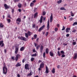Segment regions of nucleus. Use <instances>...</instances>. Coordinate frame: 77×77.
<instances>
[{"instance_id": "obj_7", "label": "nucleus", "mask_w": 77, "mask_h": 77, "mask_svg": "<svg viewBox=\"0 0 77 77\" xmlns=\"http://www.w3.org/2000/svg\"><path fill=\"white\" fill-rule=\"evenodd\" d=\"M43 49L44 46H43L42 45H41L40 48V52L41 53H42Z\"/></svg>"}, {"instance_id": "obj_15", "label": "nucleus", "mask_w": 77, "mask_h": 77, "mask_svg": "<svg viewBox=\"0 0 77 77\" xmlns=\"http://www.w3.org/2000/svg\"><path fill=\"white\" fill-rule=\"evenodd\" d=\"M49 20H48V24L47 26V30H48L50 29V24H49Z\"/></svg>"}, {"instance_id": "obj_8", "label": "nucleus", "mask_w": 77, "mask_h": 77, "mask_svg": "<svg viewBox=\"0 0 77 77\" xmlns=\"http://www.w3.org/2000/svg\"><path fill=\"white\" fill-rule=\"evenodd\" d=\"M18 50H19V48H18V47H16L15 49V54H17V53H18Z\"/></svg>"}, {"instance_id": "obj_11", "label": "nucleus", "mask_w": 77, "mask_h": 77, "mask_svg": "<svg viewBox=\"0 0 77 77\" xmlns=\"http://www.w3.org/2000/svg\"><path fill=\"white\" fill-rule=\"evenodd\" d=\"M4 6L5 8V9H9L10 8V6H8L6 4H4Z\"/></svg>"}, {"instance_id": "obj_36", "label": "nucleus", "mask_w": 77, "mask_h": 77, "mask_svg": "<svg viewBox=\"0 0 77 77\" xmlns=\"http://www.w3.org/2000/svg\"><path fill=\"white\" fill-rule=\"evenodd\" d=\"M76 42H73L72 43V45H76Z\"/></svg>"}, {"instance_id": "obj_14", "label": "nucleus", "mask_w": 77, "mask_h": 77, "mask_svg": "<svg viewBox=\"0 0 77 77\" xmlns=\"http://www.w3.org/2000/svg\"><path fill=\"white\" fill-rule=\"evenodd\" d=\"M53 19V14H51L50 17V22H51V23L52 22Z\"/></svg>"}, {"instance_id": "obj_25", "label": "nucleus", "mask_w": 77, "mask_h": 77, "mask_svg": "<svg viewBox=\"0 0 77 77\" xmlns=\"http://www.w3.org/2000/svg\"><path fill=\"white\" fill-rule=\"evenodd\" d=\"M16 66L18 67V66H21V64H20V63H17V64L16 65Z\"/></svg>"}, {"instance_id": "obj_16", "label": "nucleus", "mask_w": 77, "mask_h": 77, "mask_svg": "<svg viewBox=\"0 0 77 77\" xmlns=\"http://www.w3.org/2000/svg\"><path fill=\"white\" fill-rule=\"evenodd\" d=\"M46 73H48L49 72V71L48 70V67L47 66H46V70H45Z\"/></svg>"}, {"instance_id": "obj_64", "label": "nucleus", "mask_w": 77, "mask_h": 77, "mask_svg": "<svg viewBox=\"0 0 77 77\" xmlns=\"http://www.w3.org/2000/svg\"><path fill=\"white\" fill-rule=\"evenodd\" d=\"M3 19H5V15H3Z\"/></svg>"}, {"instance_id": "obj_3", "label": "nucleus", "mask_w": 77, "mask_h": 77, "mask_svg": "<svg viewBox=\"0 0 77 77\" xmlns=\"http://www.w3.org/2000/svg\"><path fill=\"white\" fill-rule=\"evenodd\" d=\"M21 57V55L20 54H17L16 56L15 60L17 61L19 59H20Z\"/></svg>"}, {"instance_id": "obj_12", "label": "nucleus", "mask_w": 77, "mask_h": 77, "mask_svg": "<svg viewBox=\"0 0 77 77\" xmlns=\"http://www.w3.org/2000/svg\"><path fill=\"white\" fill-rule=\"evenodd\" d=\"M44 27H45V25H43L39 28V29L38 30V32H41V30H42Z\"/></svg>"}, {"instance_id": "obj_31", "label": "nucleus", "mask_w": 77, "mask_h": 77, "mask_svg": "<svg viewBox=\"0 0 77 77\" xmlns=\"http://www.w3.org/2000/svg\"><path fill=\"white\" fill-rule=\"evenodd\" d=\"M57 54L58 56H60V51H58L57 52Z\"/></svg>"}, {"instance_id": "obj_49", "label": "nucleus", "mask_w": 77, "mask_h": 77, "mask_svg": "<svg viewBox=\"0 0 77 77\" xmlns=\"http://www.w3.org/2000/svg\"><path fill=\"white\" fill-rule=\"evenodd\" d=\"M48 32H47L45 35L46 36H47V35H48Z\"/></svg>"}, {"instance_id": "obj_44", "label": "nucleus", "mask_w": 77, "mask_h": 77, "mask_svg": "<svg viewBox=\"0 0 77 77\" xmlns=\"http://www.w3.org/2000/svg\"><path fill=\"white\" fill-rule=\"evenodd\" d=\"M36 26V25H35V24H33L32 27L33 28H35V26Z\"/></svg>"}, {"instance_id": "obj_4", "label": "nucleus", "mask_w": 77, "mask_h": 77, "mask_svg": "<svg viewBox=\"0 0 77 77\" xmlns=\"http://www.w3.org/2000/svg\"><path fill=\"white\" fill-rule=\"evenodd\" d=\"M25 69L26 70H29L30 68H29V65L28 64H26L25 65Z\"/></svg>"}, {"instance_id": "obj_53", "label": "nucleus", "mask_w": 77, "mask_h": 77, "mask_svg": "<svg viewBox=\"0 0 77 77\" xmlns=\"http://www.w3.org/2000/svg\"><path fill=\"white\" fill-rule=\"evenodd\" d=\"M18 11L19 12H21V9H18Z\"/></svg>"}, {"instance_id": "obj_39", "label": "nucleus", "mask_w": 77, "mask_h": 77, "mask_svg": "<svg viewBox=\"0 0 77 77\" xmlns=\"http://www.w3.org/2000/svg\"><path fill=\"white\" fill-rule=\"evenodd\" d=\"M65 30V26H63V28L62 29V30Z\"/></svg>"}, {"instance_id": "obj_50", "label": "nucleus", "mask_w": 77, "mask_h": 77, "mask_svg": "<svg viewBox=\"0 0 77 77\" xmlns=\"http://www.w3.org/2000/svg\"><path fill=\"white\" fill-rule=\"evenodd\" d=\"M66 37H69V34H67L66 35Z\"/></svg>"}, {"instance_id": "obj_22", "label": "nucleus", "mask_w": 77, "mask_h": 77, "mask_svg": "<svg viewBox=\"0 0 77 77\" xmlns=\"http://www.w3.org/2000/svg\"><path fill=\"white\" fill-rule=\"evenodd\" d=\"M17 6H18L19 8H21V7H22V4L20 3H19L17 5Z\"/></svg>"}, {"instance_id": "obj_55", "label": "nucleus", "mask_w": 77, "mask_h": 77, "mask_svg": "<svg viewBox=\"0 0 77 77\" xmlns=\"http://www.w3.org/2000/svg\"><path fill=\"white\" fill-rule=\"evenodd\" d=\"M73 19V18L72 17H71L70 18L69 20H70V21H72V20Z\"/></svg>"}, {"instance_id": "obj_43", "label": "nucleus", "mask_w": 77, "mask_h": 77, "mask_svg": "<svg viewBox=\"0 0 77 77\" xmlns=\"http://www.w3.org/2000/svg\"><path fill=\"white\" fill-rule=\"evenodd\" d=\"M75 32H76V29H74V30H73L72 31V32L73 33H75Z\"/></svg>"}, {"instance_id": "obj_48", "label": "nucleus", "mask_w": 77, "mask_h": 77, "mask_svg": "<svg viewBox=\"0 0 77 77\" xmlns=\"http://www.w3.org/2000/svg\"><path fill=\"white\" fill-rule=\"evenodd\" d=\"M45 14H46V13H45V11H44L43 12V15H45Z\"/></svg>"}, {"instance_id": "obj_2", "label": "nucleus", "mask_w": 77, "mask_h": 77, "mask_svg": "<svg viewBox=\"0 0 77 77\" xmlns=\"http://www.w3.org/2000/svg\"><path fill=\"white\" fill-rule=\"evenodd\" d=\"M32 33L29 31L27 32V33H25V36L26 38H28V37H29V36H30L31 35H32Z\"/></svg>"}, {"instance_id": "obj_24", "label": "nucleus", "mask_w": 77, "mask_h": 77, "mask_svg": "<svg viewBox=\"0 0 77 77\" xmlns=\"http://www.w3.org/2000/svg\"><path fill=\"white\" fill-rule=\"evenodd\" d=\"M51 72L53 73V74H54L55 73V68H53L52 70H51Z\"/></svg>"}, {"instance_id": "obj_18", "label": "nucleus", "mask_w": 77, "mask_h": 77, "mask_svg": "<svg viewBox=\"0 0 77 77\" xmlns=\"http://www.w3.org/2000/svg\"><path fill=\"white\" fill-rule=\"evenodd\" d=\"M77 53H75L74 54V56L73 58V59H74V60H75L76 59H77Z\"/></svg>"}, {"instance_id": "obj_54", "label": "nucleus", "mask_w": 77, "mask_h": 77, "mask_svg": "<svg viewBox=\"0 0 77 77\" xmlns=\"http://www.w3.org/2000/svg\"><path fill=\"white\" fill-rule=\"evenodd\" d=\"M36 0H34V1H32V3H36Z\"/></svg>"}, {"instance_id": "obj_21", "label": "nucleus", "mask_w": 77, "mask_h": 77, "mask_svg": "<svg viewBox=\"0 0 77 77\" xmlns=\"http://www.w3.org/2000/svg\"><path fill=\"white\" fill-rule=\"evenodd\" d=\"M33 72L31 71L29 73H28L27 75V77L28 76H31V75H32V73Z\"/></svg>"}, {"instance_id": "obj_59", "label": "nucleus", "mask_w": 77, "mask_h": 77, "mask_svg": "<svg viewBox=\"0 0 77 77\" xmlns=\"http://www.w3.org/2000/svg\"><path fill=\"white\" fill-rule=\"evenodd\" d=\"M17 77H20V75L19 74H18L17 75Z\"/></svg>"}, {"instance_id": "obj_33", "label": "nucleus", "mask_w": 77, "mask_h": 77, "mask_svg": "<svg viewBox=\"0 0 77 77\" xmlns=\"http://www.w3.org/2000/svg\"><path fill=\"white\" fill-rule=\"evenodd\" d=\"M57 3L58 4H60L62 3V0H59V1H57Z\"/></svg>"}, {"instance_id": "obj_32", "label": "nucleus", "mask_w": 77, "mask_h": 77, "mask_svg": "<svg viewBox=\"0 0 77 77\" xmlns=\"http://www.w3.org/2000/svg\"><path fill=\"white\" fill-rule=\"evenodd\" d=\"M30 6L31 7H32V6H34V3L32 2L30 3Z\"/></svg>"}, {"instance_id": "obj_5", "label": "nucleus", "mask_w": 77, "mask_h": 77, "mask_svg": "<svg viewBox=\"0 0 77 77\" xmlns=\"http://www.w3.org/2000/svg\"><path fill=\"white\" fill-rule=\"evenodd\" d=\"M16 21V23H17V24H19V25L20 24V23L21 21V18H18L17 19Z\"/></svg>"}, {"instance_id": "obj_1", "label": "nucleus", "mask_w": 77, "mask_h": 77, "mask_svg": "<svg viewBox=\"0 0 77 77\" xmlns=\"http://www.w3.org/2000/svg\"><path fill=\"white\" fill-rule=\"evenodd\" d=\"M3 66H4L3 67V74L6 75L8 72V68L6 67V64H5V62L4 63Z\"/></svg>"}, {"instance_id": "obj_6", "label": "nucleus", "mask_w": 77, "mask_h": 77, "mask_svg": "<svg viewBox=\"0 0 77 77\" xmlns=\"http://www.w3.org/2000/svg\"><path fill=\"white\" fill-rule=\"evenodd\" d=\"M20 39L21 40L24 41H28L27 39V38H26V37H20Z\"/></svg>"}, {"instance_id": "obj_19", "label": "nucleus", "mask_w": 77, "mask_h": 77, "mask_svg": "<svg viewBox=\"0 0 77 77\" xmlns=\"http://www.w3.org/2000/svg\"><path fill=\"white\" fill-rule=\"evenodd\" d=\"M49 54H50V56H51V57H53L54 54H53V52H52V51L50 52Z\"/></svg>"}, {"instance_id": "obj_34", "label": "nucleus", "mask_w": 77, "mask_h": 77, "mask_svg": "<svg viewBox=\"0 0 77 77\" xmlns=\"http://www.w3.org/2000/svg\"><path fill=\"white\" fill-rule=\"evenodd\" d=\"M34 60H35V58H34L32 57L31 58V62H33L34 61Z\"/></svg>"}, {"instance_id": "obj_28", "label": "nucleus", "mask_w": 77, "mask_h": 77, "mask_svg": "<svg viewBox=\"0 0 77 77\" xmlns=\"http://www.w3.org/2000/svg\"><path fill=\"white\" fill-rule=\"evenodd\" d=\"M36 53H35L34 54H32L31 55V57H35L36 56Z\"/></svg>"}, {"instance_id": "obj_9", "label": "nucleus", "mask_w": 77, "mask_h": 77, "mask_svg": "<svg viewBox=\"0 0 77 77\" xmlns=\"http://www.w3.org/2000/svg\"><path fill=\"white\" fill-rule=\"evenodd\" d=\"M34 44H35V47L36 48V49L37 50H38V49H39V48L40 47V45H38L37 46V45H38V44H36L35 43H34Z\"/></svg>"}, {"instance_id": "obj_52", "label": "nucleus", "mask_w": 77, "mask_h": 77, "mask_svg": "<svg viewBox=\"0 0 77 77\" xmlns=\"http://www.w3.org/2000/svg\"><path fill=\"white\" fill-rule=\"evenodd\" d=\"M60 65H58L57 66V68H58V69H59V68H60Z\"/></svg>"}, {"instance_id": "obj_46", "label": "nucleus", "mask_w": 77, "mask_h": 77, "mask_svg": "<svg viewBox=\"0 0 77 77\" xmlns=\"http://www.w3.org/2000/svg\"><path fill=\"white\" fill-rule=\"evenodd\" d=\"M11 12L12 14H14V9H12Z\"/></svg>"}, {"instance_id": "obj_40", "label": "nucleus", "mask_w": 77, "mask_h": 77, "mask_svg": "<svg viewBox=\"0 0 77 77\" xmlns=\"http://www.w3.org/2000/svg\"><path fill=\"white\" fill-rule=\"evenodd\" d=\"M54 30L55 32H57L58 30V28H55L54 29Z\"/></svg>"}, {"instance_id": "obj_30", "label": "nucleus", "mask_w": 77, "mask_h": 77, "mask_svg": "<svg viewBox=\"0 0 77 77\" xmlns=\"http://www.w3.org/2000/svg\"><path fill=\"white\" fill-rule=\"evenodd\" d=\"M60 10H64V11H66V9L64 7H61L60 8Z\"/></svg>"}, {"instance_id": "obj_13", "label": "nucleus", "mask_w": 77, "mask_h": 77, "mask_svg": "<svg viewBox=\"0 0 77 77\" xmlns=\"http://www.w3.org/2000/svg\"><path fill=\"white\" fill-rule=\"evenodd\" d=\"M44 67V63L42 62L41 63L40 65V68H43Z\"/></svg>"}, {"instance_id": "obj_47", "label": "nucleus", "mask_w": 77, "mask_h": 77, "mask_svg": "<svg viewBox=\"0 0 77 77\" xmlns=\"http://www.w3.org/2000/svg\"><path fill=\"white\" fill-rule=\"evenodd\" d=\"M61 57H65V54H63L61 56Z\"/></svg>"}, {"instance_id": "obj_17", "label": "nucleus", "mask_w": 77, "mask_h": 77, "mask_svg": "<svg viewBox=\"0 0 77 77\" xmlns=\"http://www.w3.org/2000/svg\"><path fill=\"white\" fill-rule=\"evenodd\" d=\"M43 16H42L41 17L40 19L39 20V21L40 23H42V19H43Z\"/></svg>"}, {"instance_id": "obj_61", "label": "nucleus", "mask_w": 77, "mask_h": 77, "mask_svg": "<svg viewBox=\"0 0 77 77\" xmlns=\"http://www.w3.org/2000/svg\"><path fill=\"white\" fill-rule=\"evenodd\" d=\"M57 26L58 27H59V26H60V25H59V24H57Z\"/></svg>"}, {"instance_id": "obj_26", "label": "nucleus", "mask_w": 77, "mask_h": 77, "mask_svg": "<svg viewBox=\"0 0 77 77\" xmlns=\"http://www.w3.org/2000/svg\"><path fill=\"white\" fill-rule=\"evenodd\" d=\"M38 13H35V14L34 17V18H35L38 15Z\"/></svg>"}, {"instance_id": "obj_57", "label": "nucleus", "mask_w": 77, "mask_h": 77, "mask_svg": "<svg viewBox=\"0 0 77 77\" xmlns=\"http://www.w3.org/2000/svg\"><path fill=\"white\" fill-rule=\"evenodd\" d=\"M4 52L5 53H6L7 51H6V49H5L4 50Z\"/></svg>"}, {"instance_id": "obj_63", "label": "nucleus", "mask_w": 77, "mask_h": 77, "mask_svg": "<svg viewBox=\"0 0 77 77\" xmlns=\"http://www.w3.org/2000/svg\"><path fill=\"white\" fill-rule=\"evenodd\" d=\"M39 38H37L36 40V41H38V40H39Z\"/></svg>"}, {"instance_id": "obj_27", "label": "nucleus", "mask_w": 77, "mask_h": 77, "mask_svg": "<svg viewBox=\"0 0 77 77\" xmlns=\"http://www.w3.org/2000/svg\"><path fill=\"white\" fill-rule=\"evenodd\" d=\"M45 52L46 53V54H48L49 51V50H48V48H47L45 50Z\"/></svg>"}, {"instance_id": "obj_41", "label": "nucleus", "mask_w": 77, "mask_h": 77, "mask_svg": "<svg viewBox=\"0 0 77 77\" xmlns=\"http://www.w3.org/2000/svg\"><path fill=\"white\" fill-rule=\"evenodd\" d=\"M60 53L62 54H65V52H64L63 51H60Z\"/></svg>"}, {"instance_id": "obj_23", "label": "nucleus", "mask_w": 77, "mask_h": 77, "mask_svg": "<svg viewBox=\"0 0 77 77\" xmlns=\"http://www.w3.org/2000/svg\"><path fill=\"white\" fill-rule=\"evenodd\" d=\"M24 49H25L24 47H22L20 49V51H24Z\"/></svg>"}, {"instance_id": "obj_42", "label": "nucleus", "mask_w": 77, "mask_h": 77, "mask_svg": "<svg viewBox=\"0 0 77 77\" xmlns=\"http://www.w3.org/2000/svg\"><path fill=\"white\" fill-rule=\"evenodd\" d=\"M32 51L33 53H36V51L35 50V49H34L32 50Z\"/></svg>"}, {"instance_id": "obj_29", "label": "nucleus", "mask_w": 77, "mask_h": 77, "mask_svg": "<svg viewBox=\"0 0 77 77\" xmlns=\"http://www.w3.org/2000/svg\"><path fill=\"white\" fill-rule=\"evenodd\" d=\"M0 27L3 28V27H4V25H3V23H0Z\"/></svg>"}, {"instance_id": "obj_58", "label": "nucleus", "mask_w": 77, "mask_h": 77, "mask_svg": "<svg viewBox=\"0 0 77 77\" xmlns=\"http://www.w3.org/2000/svg\"><path fill=\"white\" fill-rule=\"evenodd\" d=\"M11 59H12V60H14V57H11Z\"/></svg>"}, {"instance_id": "obj_60", "label": "nucleus", "mask_w": 77, "mask_h": 77, "mask_svg": "<svg viewBox=\"0 0 77 77\" xmlns=\"http://www.w3.org/2000/svg\"><path fill=\"white\" fill-rule=\"evenodd\" d=\"M18 1H19V0H14V2H18Z\"/></svg>"}, {"instance_id": "obj_20", "label": "nucleus", "mask_w": 77, "mask_h": 77, "mask_svg": "<svg viewBox=\"0 0 77 77\" xmlns=\"http://www.w3.org/2000/svg\"><path fill=\"white\" fill-rule=\"evenodd\" d=\"M71 30V29L70 28H67L66 29V33H68L69 32V31Z\"/></svg>"}, {"instance_id": "obj_38", "label": "nucleus", "mask_w": 77, "mask_h": 77, "mask_svg": "<svg viewBox=\"0 0 77 77\" xmlns=\"http://www.w3.org/2000/svg\"><path fill=\"white\" fill-rule=\"evenodd\" d=\"M43 56L44 58H45V52H44L43 53Z\"/></svg>"}, {"instance_id": "obj_62", "label": "nucleus", "mask_w": 77, "mask_h": 77, "mask_svg": "<svg viewBox=\"0 0 77 77\" xmlns=\"http://www.w3.org/2000/svg\"><path fill=\"white\" fill-rule=\"evenodd\" d=\"M63 45H64V46H66V45H67V44H63Z\"/></svg>"}, {"instance_id": "obj_37", "label": "nucleus", "mask_w": 77, "mask_h": 77, "mask_svg": "<svg viewBox=\"0 0 77 77\" xmlns=\"http://www.w3.org/2000/svg\"><path fill=\"white\" fill-rule=\"evenodd\" d=\"M75 25H77V22H76L74 23L73 24V26H75Z\"/></svg>"}, {"instance_id": "obj_10", "label": "nucleus", "mask_w": 77, "mask_h": 77, "mask_svg": "<svg viewBox=\"0 0 77 77\" xmlns=\"http://www.w3.org/2000/svg\"><path fill=\"white\" fill-rule=\"evenodd\" d=\"M4 45H5L4 44V43H3V41H0V46H1V47H3Z\"/></svg>"}, {"instance_id": "obj_56", "label": "nucleus", "mask_w": 77, "mask_h": 77, "mask_svg": "<svg viewBox=\"0 0 77 77\" xmlns=\"http://www.w3.org/2000/svg\"><path fill=\"white\" fill-rule=\"evenodd\" d=\"M38 63H41V62H42V61L41 60H39L38 61Z\"/></svg>"}, {"instance_id": "obj_51", "label": "nucleus", "mask_w": 77, "mask_h": 77, "mask_svg": "<svg viewBox=\"0 0 77 77\" xmlns=\"http://www.w3.org/2000/svg\"><path fill=\"white\" fill-rule=\"evenodd\" d=\"M25 62V59H23L22 60V62L23 63H24Z\"/></svg>"}, {"instance_id": "obj_45", "label": "nucleus", "mask_w": 77, "mask_h": 77, "mask_svg": "<svg viewBox=\"0 0 77 77\" xmlns=\"http://www.w3.org/2000/svg\"><path fill=\"white\" fill-rule=\"evenodd\" d=\"M7 20L8 22V23H10V22H11V19H7Z\"/></svg>"}, {"instance_id": "obj_35", "label": "nucleus", "mask_w": 77, "mask_h": 77, "mask_svg": "<svg viewBox=\"0 0 77 77\" xmlns=\"http://www.w3.org/2000/svg\"><path fill=\"white\" fill-rule=\"evenodd\" d=\"M34 37L35 39H36V38H37V35H34Z\"/></svg>"}]
</instances>
